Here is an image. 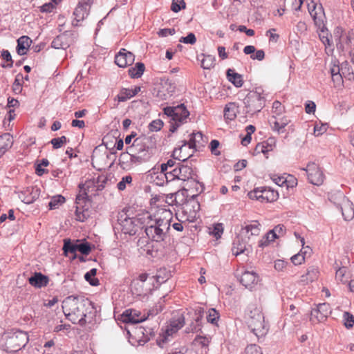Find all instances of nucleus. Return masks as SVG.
Wrapping results in <instances>:
<instances>
[{"mask_svg": "<svg viewBox=\"0 0 354 354\" xmlns=\"http://www.w3.org/2000/svg\"><path fill=\"white\" fill-rule=\"evenodd\" d=\"M62 308L68 320L81 326L93 322L97 313L93 303L84 297H66L62 302Z\"/></svg>", "mask_w": 354, "mask_h": 354, "instance_id": "nucleus-1", "label": "nucleus"}, {"mask_svg": "<svg viewBox=\"0 0 354 354\" xmlns=\"http://www.w3.org/2000/svg\"><path fill=\"white\" fill-rule=\"evenodd\" d=\"M172 212L166 209H159L155 214L154 218L145 232L149 239L153 241H163L167 237L170 230Z\"/></svg>", "mask_w": 354, "mask_h": 354, "instance_id": "nucleus-2", "label": "nucleus"}, {"mask_svg": "<svg viewBox=\"0 0 354 354\" xmlns=\"http://www.w3.org/2000/svg\"><path fill=\"white\" fill-rule=\"evenodd\" d=\"M97 180L96 178H92L86 180L84 183H80L78 186L80 192L76 196L75 219L84 222L89 217V202L88 194L95 196Z\"/></svg>", "mask_w": 354, "mask_h": 354, "instance_id": "nucleus-3", "label": "nucleus"}, {"mask_svg": "<svg viewBox=\"0 0 354 354\" xmlns=\"http://www.w3.org/2000/svg\"><path fill=\"white\" fill-rule=\"evenodd\" d=\"M247 324L252 332L257 337L263 336L268 329L264 323V316L260 309L254 306L248 308Z\"/></svg>", "mask_w": 354, "mask_h": 354, "instance_id": "nucleus-4", "label": "nucleus"}, {"mask_svg": "<svg viewBox=\"0 0 354 354\" xmlns=\"http://www.w3.org/2000/svg\"><path fill=\"white\" fill-rule=\"evenodd\" d=\"M164 113L174 121L171 122L169 127L171 132H174L179 127V126L186 121V119L189 115V112L187 111L184 104H180L176 106H167L163 109Z\"/></svg>", "mask_w": 354, "mask_h": 354, "instance_id": "nucleus-5", "label": "nucleus"}, {"mask_svg": "<svg viewBox=\"0 0 354 354\" xmlns=\"http://www.w3.org/2000/svg\"><path fill=\"white\" fill-rule=\"evenodd\" d=\"M127 149L131 152H137L138 155L148 156L149 160L156 151V140L152 137L138 138Z\"/></svg>", "mask_w": 354, "mask_h": 354, "instance_id": "nucleus-6", "label": "nucleus"}, {"mask_svg": "<svg viewBox=\"0 0 354 354\" xmlns=\"http://www.w3.org/2000/svg\"><path fill=\"white\" fill-rule=\"evenodd\" d=\"M266 100L259 93L250 92L244 98V111L246 116H252L260 112L265 106Z\"/></svg>", "mask_w": 354, "mask_h": 354, "instance_id": "nucleus-7", "label": "nucleus"}, {"mask_svg": "<svg viewBox=\"0 0 354 354\" xmlns=\"http://www.w3.org/2000/svg\"><path fill=\"white\" fill-rule=\"evenodd\" d=\"M28 340L27 333L21 330L12 331L6 338V350L10 353L19 351L27 344Z\"/></svg>", "mask_w": 354, "mask_h": 354, "instance_id": "nucleus-8", "label": "nucleus"}, {"mask_svg": "<svg viewBox=\"0 0 354 354\" xmlns=\"http://www.w3.org/2000/svg\"><path fill=\"white\" fill-rule=\"evenodd\" d=\"M342 32V30L337 28L335 32V37H337L336 47L337 50L344 52L354 44V30H351L345 34Z\"/></svg>", "mask_w": 354, "mask_h": 354, "instance_id": "nucleus-9", "label": "nucleus"}, {"mask_svg": "<svg viewBox=\"0 0 354 354\" xmlns=\"http://www.w3.org/2000/svg\"><path fill=\"white\" fill-rule=\"evenodd\" d=\"M197 196L198 195H193L192 196V198L186 203L183 212V216H186L185 220L189 223L195 222L199 216L198 212L201 205L199 202L196 201Z\"/></svg>", "mask_w": 354, "mask_h": 354, "instance_id": "nucleus-10", "label": "nucleus"}, {"mask_svg": "<svg viewBox=\"0 0 354 354\" xmlns=\"http://www.w3.org/2000/svg\"><path fill=\"white\" fill-rule=\"evenodd\" d=\"M303 170L306 171L308 179L310 183L317 186L323 184L325 176L317 164L310 162L308 164L306 168L303 169Z\"/></svg>", "mask_w": 354, "mask_h": 354, "instance_id": "nucleus-11", "label": "nucleus"}, {"mask_svg": "<svg viewBox=\"0 0 354 354\" xmlns=\"http://www.w3.org/2000/svg\"><path fill=\"white\" fill-rule=\"evenodd\" d=\"M312 6L308 5V11L313 17L315 26L321 30L322 33L325 32L324 24L325 14L322 4L317 5L312 1Z\"/></svg>", "mask_w": 354, "mask_h": 354, "instance_id": "nucleus-12", "label": "nucleus"}, {"mask_svg": "<svg viewBox=\"0 0 354 354\" xmlns=\"http://www.w3.org/2000/svg\"><path fill=\"white\" fill-rule=\"evenodd\" d=\"M204 308L201 306H196L189 312L192 321L189 326L186 328L187 333H196L201 330V321L204 315Z\"/></svg>", "mask_w": 354, "mask_h": 354, "instance_id": "nucleus-13", "label": "nucleus"}, {"mask_svg": "<svg viewBox=\"0 0 354 354\" xmlns=\"http://www.w3.org/2000/svg\"><path fill=\"white\" fill-rule=\"evenodd\" d=\"M331 313L330 305L326 303L318 304L311 310L310 320L313 324L324 322Z\"/></svg>", "mask_w": 354, "mask_h": 354, "instance_id": "nucleus-14", "label": "nucleus"}, {"mask_svg": "<svg viewBox=\"0 0 354 354\" xmlns=\"http://www.w3.org/2000/svg\"><path fill=\"white\" fill-rule=\"evenodd\" d=\"M240 283L246 288L252 290L259 281V275L254 271L245 270L241 275L236 274Z\"/></svg>", "mask_w": 354, "mask_h": 354, "instance_id": "nucleus-15", "label": "nucleus"}, {"mask_svg": "<svg viewBox=\"0 0 354 354\" xmlns=\"http://www.w3.org/2000/svg\"><path fill=\"white\" fill-rule=\"evenodd\" d=\"M178 175V180H188L189 179H193L195 174V168L192 167L190 162H188L187 160L186 162H181V164H179L177 168H176V171Z\"/></svg>", "mask_w": 354, "mask_h": 354, "instance_id": "nucleus-16", "label": "nucleus"}, {"mask_svg": "<svg viewBox=\"0 0 354 354\" xmlns=\"http://www.w3.org/2000/svg\"><path fill=\"white\" fill-rule=\"evenodd\" d=\"M121 225V230L124 234L134 235L136 234L138 227L134 217H129L125 214H121L118 218Z\"/></svg>", "mask_w": 354, "mask_h": 354, "instance_id": "nucleus-17", "label": "nucleus"}, {"mask_svg": "<svg viewBox=\"0 0 354 354\" xmlns=\"http://www.w3.org/2000/svg\"><path fill=\"white\" fill-rule=\"evenodd\" d=\"M260 227L261 225L258 221H253L252 223L242 227L239 234L250 243L252 236H257L259 234Z\"/></svg>", "mask_w": 354, "mask_h": 354, "instance_id": "nucleus-18", "label": "nucleus"}, {"mask_svg": "<svg viewBox=\"0 0 354 354\" xmlns=\"http://www.w3.org/2000/svg\"><path fill=\"white\" fill-rule=\"evenodd\" d=\"M91 3V0H86V1L78 3L73 12L75 17L73 21V26H77L79 22L83 21L88 16V9Z\"/></svg>", "mask_w": 354, "mask_h": 354, "instance_id": "nucleus-19", "label": "nucleus"}, {"mask_svg": "<svg viewBox=\"0 0 354 354\" xmlns=\"http://www.w3.org/2000/svg\"><path fill=\"white\" fill-rule=\"evenodd\" d=\"M73 41L72 35L65 32L57 36L51 42V47L55 49H66Z\"/></svg>", "mask_w": 354, "mask_h": 354, "instance_id": "nucleus-20", "label": "nucleus"}, {"mask_svg": "<svg viewBox=\"0 0 354 354\" xmlns=\"http://www.w3.org/2000/svg\"><path fill=\"white\" fill-rule=\"evenodd\" d=\"M135 59L134 55L126 50L122 49L115 57V63L120 68H124L128 65H131Z\"/></svg>", "mask_w": 354, "mask_h": 354, "instance_id": "nucleus-21", "label": "nucleus"}, {"mask_svg": "<svg viewBox=\"0 0 354 354\" xmlns=\"http://www.w3.org/2000/svg\"><path fill=\"white\" fill-rule=\"evenodd\" d=\"M39 195L40 189L37 186H32L21 192L19 198L24 203L30 204L35 201Z\"/></svg>", "mask_w": 354, "mask_h": 354, "instance_id": "nucleus-22", "label": "nucleus"}, {"mask_svg": "<svg viewBox=\"0 0 354 354\" xmlns=\"http://www.w3.org/2000/svg\"><path fill=\"white\" fill-rule=\"evenodd\" d=\"M250 248L251 244L248 243L247 240L243 239V237H241V236L238 234L233 241L232 252L234 255L238 256L239 254L249 250Z\"/></svg>", "mask_w": 354, "mask_h": 354, "instance_id": "nucleus-23", "label": "nucleus"}, {"mask_svg": "<svg viewBox=\"0 0 354 354\" xmlns=\"http://www.w3.org/2000/svg\"><path fill=\"white\" fill-rule=\"evenodd\" d=\"M207 142V138L203 136L201 132H193L190 135L189 141H187V145L189 149H195L196 150L204 147Z\"/></svg>", "mask_w": 354, "mask_h": 354, "instance_id": "nucleus-24", "label": "nucleus"}, {"mask_svg": "<svg viewBox=\"0 0 354 354\" xmlns=\"http://www.w3.org/2000/svg\"><path fill=\"white\" fill-rule=\"evenodd\" d=\"M122 321L124 322L139 323L145 320V317L140 313L133 309H127L122 314Z\"/></svg>", "mask_w": 354, "mask_h": 354, "instance_id": "nucleus-25", "label": "nucleus"}, {"mask_svg": "<svg viewBox=\"0 0 354 354\" xmlns=\"http://www.w3.org/2000/svg\"><path fill=\"white\" fill-rule=\"evenodd\" d=\"M29 283L35 288L46 287L48 282V277L41 272H35L32 276L28 279Z\"/></svg>", "mask_w": 354, "mask_h": 354, "instance_id": "nucleus-26", "label": "nucleus"}, {"mask_svg": "<svg viewBox=\"0 0 354 354\" xmlns=\"http://www.w3.org/2000/svg\"><path fill=\"white\" fill-rule=\"evenodd\" d=\"M121 158L127 160L132 164L138 165L149 160V156L138 155L137 152H131L129 150L126 153L121 154Z\"/></svg>", "mask_w": 354, "mask_h": 354, "instance_id": "nucleus-27", "label": "nucleus"}, {"mask_svg": "<svg viewBox=\"0 0 354 354\" xmlns=\"http://www.w3.org/2000/svg\"><path fill=\"white\" fill-rule=\"evenodd\" d=\"M134 218L138 228L145 229L151 224V222L153 221L154 215L152 216L147 212L138 214Z\"/></svg>", "mask_w": 354, "mask_h": 354, "instance_id": "nucleus-28", "label": "nucleus"}, {"mask_svg": "<svg viewBox=\"0 0 354 354\" xmlns=\"http://www.w3.org/2000/svg\"><path fill=\"white\" fill-rule=\"evenodd\" d=\"M13 138L8 133H6L0 136V156H2L13 145Z\"/></svg>", "mask_w": 354, "mask_h": 354, "instance_id": "nucleus-29", "label": "nucleus"}, {"mask_svg": "<svg viewBox=\"0 0 354 354\" xmlns=\"http://www.w3.org/2000/svg\"><path fill=\"white\" fill-rule=\"evenodd\" d=\"M32 40L28 36H21L17 39V53L19 55H24L30 46Z\"/></svg>", "mask_w": 354, "mask_h": 354, "instance_id": "nucleus-30", "label": "nucleus"}, {"mask_svg": "<svg viewBox=\"0 0 354 354\" xmlns=\"http://www.w3.org/2000/svg\"><path fill=\"white\" fill-rule=\"evenodd\" d=\"M185 324V317L182 314L174 316L170 321L169 328L167 332L176 333Z\"/></svg>", "mask_w": 354, "mask_h": 354, "instance_id": "nucleus-31", "label": "nucleus"}, {"mask_svg": "<svg viewBox=\"0 0 354 354\" xmlns=\"http://www.w3.org/2000/svg\"><path fill=\"white\" fill-rule=\"evenodd\" d=\"M239 110V105L236 102L227 103L223 111L225 120H233L236 118Z\"/></svg>", "mask_w": 354, "mask_h": 354, "instance_id": "nucleus-32", "label": "nucleus"}, {"mask_svg": "<svg viewBox=\"0 0 354 354\" xmlns=\"http://www.w3.org/2000/svg\"><path fill=\"white\" fill-rule=\"evenodd\" d=\"M226 75L228 81L233 84L234 86L240 88L243 86V80L241 75L231 68L227 69Z\"/></svg>", "mask_w": 354, "mask_h": 354, "instance_id": "nucleus-33", "label": "nucleus"}, {"mask_svg": "<svg viewBox=\"0 0 354 354\" xmlns=\"http://www.w3.org/2000/svg\"><path fill=\"white\" fill-rule=\"evenodd\" d=\"M170 276V272L168 271L165 268H161L158 269L156 275L153 276V277H154V282L156 283V286L158 287V285L167 281Z\"/></svg>", "mask_w": 354, "mask_h": 354, "instance_id": "nucleus-34", "label": "nucleus"}, {"mask_svg": "<svg viewBox=\"0 0 354 354\" xmlns=\"http://www.w3.org/2000/svg\"><path fill=\"white\" fill-rule=\"evenodd\" d=\"M275 140L274 138H270L266 142L258 143L255 147V151L257 153H262L266 154V153L272 151L274 146Z\"/></svg>", "mask_w": 354, "mask_h": 354, "instance_id": "nucleus-35", "label": "nucleus"}, {"mask_svg": "<svg viewBox=\"0 0 354 354\" xmlns=\"http://www.w3.org/2000/svg\"><path fill=\"white\" fill-rule=\"evenodd\" d=\"M290 120L287 117H283L279 120H275L272 123V129L279 134L284 132L285 127L290 123Z\"/></svg>", "mask_w": 354, "mask_h": 354, "instance_id": "nucleus-36", "label": "nucleus"}, {"mask_svg": "<svg viewBox=\"0 0 354 354\" xmlns=\"http://www.w3.org/2000/svg\"><path fill=\"white\" fill-rule=\"evenodd\" d=\"M352 204L348 200H344L343 201V206L341 207L342 216L344 219L349 221L354 216V209L351 207Z\"/></svg>", "mask_w": 354, "mask_h": 354, "instance_id": "nucleus-37", "label": "nucleus"}, {"mask_svg": "<svg viewBox=\"0 0 354 354\" xmlns=\"http://www.w3.org/2000/svg\"><path fill=\"white\" fill-rule=\"evenodd\" d=\"M153 288L152 286L147 283H140V285H136V282H133V292L138 295H147L150 293Z\"/></svg>", "mask_w": 354, "mask_h": 354, "instance_id": "nucleus-38", "label": "nucleus"}, {"mask_svg": "<svg viewBox=\"0 0 354 354\" xmlns=\"http://www.w3.org/2000/svg\"><path fill=\"white\" fill-rule=\"evenodd\" d=\"M145 69V64L142 62H137L134 67H131L129 69L128 73L132 78L140 77Z\"/></svg>", "mask_w": 354, "mask_h": 354, "instance_id": "nucleus-39", "label": "nucleus"}, {"mask_svg": "<svg viewBox=\"0 0 354 354\" xmlns=\"http://www.w3.org/2000/svg\"><path fill=\"white\" fill-rule=\"evenodd\" d=\"M77 242L72 243L70 239H65L63 246L64 255L67 256L68 252L73 254V259L76 258V251H77Z\"/></svg>", "mask_w": 354, "mask_h": 354, "instance_id": "nucleus-40", "label": "nucleus"}, {"mask_svg": "<svg viewBox=\"0 0 354 354\" xmlns=\"http://www.w3.org/2000/svg\"><path fill=\"white\" fill-rule=\"evenodd\" d=\"M264 202L271 203L277 200L279 194L277 192L270 187H263Z\"/></svg>", "mask_w": 354, "mask_h": 354, "instance_id": "nucleus-41", "label": "nucleus"}, {"mask_svg": "<svg viewBox=\"0 0 354 354\" xmlns=\"http://www.w3.org/2000/svg\"><path fill=\"white\" fill-rule=\"evenodd\" d=\"M176 86L174 84L171 83V82H165V84L162 86V91H159V93L164 92L165 91H167V93H163L162 95H160L161 97L163 100H167L169 97H171L173 93L175 92Z\"/></svg>", "mask_w": 354, "mask_h": 354, "instance_id": "nucleus-42", "label": "nucleus"}, {"mask_svg": "<svg viewBox=\"0 0 354 354\" xmlns=\"http://www.w3.org/2000/svg\"><path fill=\"white\" fill-rule=\"evenodd\" d=\"M136 282V285H140V283H147L153 286V288H157L154 283V277L153 276L149 277L147 273H142L138 276V279L134 281Z\"/></svg>", "mask_w": 354, "mask_h": 354, "instance_id": "nucleus-43", "label": "nucleus"}, {"mask_svg": "<svg viewBox=\"0 0 354 354\" xmlns=\"http://www.w3.org/2000/svg\"><path fill=\"white\" fill-rule=\"evenodd\" d=\"M263 187L255 188L253 191L250 192L248 194V197L252 200H257L261 202H264L263 197Z\"/></svg>", "mask_w": 354, "mask_h": 354, "instance_id": "nucleus-44", "label": "nucleus"}, {"mask_svg": "<svg viewBox=\"0 0 354 354\" xmlns=\"http://www.w3.org/2000/svg\"><path fill=\"white\" fill-rule=\"evenodd\" d=\"M336 279L343 283H345L348 281V268L347 267L343 266L339 268L336 271L335 275Z\"/></svg>", "mask_w": 354, "mask_h": 354, "instance_id": "nucleus-45", "label": "nucleus"}, {"mask_svg": "<svg viewBox=\"0 0 354 354\" xmlns=\"http://www.w3.org/2000/svg\"><path fill=\"white\" fill-rule=\"evenodd\" d=\"M77 251H79L81 254L84 255H88L90 254L92 250V246L91 243H88L85 240L84 241H80V240H77Z\"/></svg>", "mask_w": 354, "mask_h": 354, "instance_id": "nucleus-46", "label": "nucleus"}, {"mask_svg": "<svg viewBox=\"0 0 354 354\" xmlns=\"http://www.w3.org/2000/svg\"><path fill=\"white\" fill-rule=\"evenodd\" d=\"M97 270L95 268H92L90 271L87 272L84 274V279L86 281H88L91 286H96L99 285L98 279L95 278Z\"/></svg>", "mask_w": 354, "mask_h": 354, "instance_id": "nucleus-47", "label": "nucleus"}, {"mask_svg": "<svg viewBox=\"0 0 354 354\" xmlns=\"http://www.w3.org/2000/svg\"><path fill=\"white\" fill-rule=\"evenodd\" d=\"M64 202L65 198L64 196H62V195H57L51 198L50 201L48 203V206L50 209H55Z\"/></svg>", "mask_w": 354, "mask_h": 354, "instance_id": "nucleus-48", "label": "nucleus"}, {"mask_svg": "<svg viewBox=\"0 0 354 354\" xmlns=\"http://www.w3.org/2000/svg\"><path fill=\"white\" fill-rule=\"evenodd\" d=\"M219 313L214 308H211L208 310L207 315V321L214 325H218L219 319Z\"/></svg>", "mask_w": 354, "mask_h": 354, "instance_id": "nucleus-49", "label": "nucleus"}, {"mask_svg": "<svg viewBox=\"0 0 354 354\" xmlns=\"http://www.w3.org/2000/svg\"><path fill=\"white\" fill-rule=\"evenodd\" d=\"M215 65V57L212 55H206L201 61V67L204 69H210Z\"/></svg>", "mask_w": 354, "mask_h": 354, "instance_id": "nucleus-50", "label": "nucleus"}, {"mask_svg": "<svg viewBox=\"0 0 354 354\" xmlns=\"http://www.w3.org/2000/svg\"><path fill=\"white\" fill-rule=\"evenodd\" d=\"M341 70L342 74L348 80L354 78V71L347 62L342 64Z\"/></svg>", "mask_w": 354, "mask_h": 354, "instance_id": "nucleus-51", "label": "nucleus"}, {"mask_svg": "<svg viewBox=\"0 0 354 354\" xmlns=\"http://www.w3.org/2000/svg\"><path fill=\"white\" fill-rule=\"evenodd\" d=\"M286 227L283 225H277L274 227V229L271 230V233H272L271 240H275L279 237L283 236L285 234Z\"/></svg>", "mask_w": 354, "mask_h": 354, "instance_id": "nucleus-52", "label": "nucleus"}, {"mask_svg": "<svg viewBox=\"0 0 354 354\" xmlns=\"http://www.w3.org/2000/svg\"><path fill=\"white\" fill-rule=\"evenodd\" d=\"M24 79L22 74L19 73L16 75L15 80L12 84V90L13 91L18 94L20 93L22 91V84L21 82Z\"/></svg>", "mask_w": 354, "mask_h": 354, "instance_id": "nucleus-53", "label": "nucleus"}, {"mask_svg": "<svg viewBox=\"0 0 354 354\" xmlns=\"http://www.w3.org/2000/svg\"><path fill=\"white\" fill-rule=\"evenodd\" d=\"M317 270L315 268H310L309 270H308V272L306 275L302 276V281H313L317 277Z\"/></svg>", "mask_w": 354, "mask_h": 354, "instance_id": "nucleus-54", "label": "nucleus"}, {"mask_svg": "<svg viewBox=\"0 0 354 354\" xmlns=\"http://www.w3.org/2000/svg\"><path fill=\"white\" fill-rule=\"evenodd\" d=\"M127 185H132V177L130 175L123 176L117 184V187L120 191H123L127 188Z\"/></svg>", "mask_w": 354, "mask_h": 354, "instance_id": "nucleus-55", "label": "nucleus"}, {"mask_svg": "<svg viewBox=\"0 0 354 354\" xmlns=\"http://www.w3.org/2000/svg\"><path fill=\"white\" fill-rule=\"evenodd\" d=\"M343 322L346 328H351L354 324V316L348 312L343 314Z\"/></svg>", "mask_w": 354, "mask_h": 354, "instance_id": "nucleus-56", "label": "nucleus"}, {"mask_svg": "<svg viewBox=\"0 0 354 354\" xmlns=\"http://www.w3.org/2000/svg\"><path fill=\"white\" fill-rule=\"evenodd\" d=\"M117 97L119 102H125L133 96L129 88H122Z\"/></svg>", "mask_w": 354, "mask_h": 354, "instance_id": "nucleus-57", "label": "nucleus"}, {"mask_svg": "<svg viewBox=\"0 0 354 354\" xmlns=\"http://www.w3.org/2000/svg\"><path fill=\"white\" fill-rule=\"evenodd\" d=\"M68 140L64 136L59 138H53L50 140V143L53 145V147L55 149L60 148L64 144H66Z\"/></svg>", "mask_w": 354, "mask_h": 354, "instance_id": "nucleus-58", "label": "nucleus"}, {"mask_svg": "<svg viewBox=\"0 0 354 354\" xmlns=\"http://www.w3.org/2000/svg\"><path fill=\"white\" fill-rule=\"evenodd\" d=\"M186 7L184 0H173L171 6V10L174 12H179L181 9Z\"/></svg>", "mask_w": 354, "mask_h": 354, "instance_id": "nucleus-59", "label": "nucleus"}, {"mask_svg": "<svg viewBox=\"0 0 354 354\" xmlns=\"http://www.w3.org/2000/svg\"><path fill=\"white\" fill-rule=\"evenodd\" d=\"M185 146H187V141L184 140L183 144L182 145V146L180 147V149H175L173 151L172 158L180 161V162H186V160L187 159V158H185V156H180V154L179 155L178 154V153H180L183 148Z\"/></svg>", "mask_w": 354, "mask_h": 354, "instance_id": "nucleus-60", "label": "nucleus"}, {"mask_svg": "<svg viewBox=\"0 0 354 354\" xmlns=\"http://www.w3.org/2000/svg\"><path fill=\"white\" fill-rule=\"evenodd\" d=\"M181 43L193 45L196 42V37L192 32H189L186 37H182L179 39Z\"/></svg>", "mask_w": 354, "mask_h": 354, "instance_id": "nucleus-61", "label": "nucleus"}, {"mask_svg": "<svg viewBox=\"0 0 354 354\" xmlns=\"http://www.w3.org/2000/svg\"><path fill=\"white\" fill-rule=\"evenodd\" d=\"M163 126V122L161 120H154L149 124V129L151 131H158L161 129Z\"/></svg>", "mask_w": 354, "mask_h": 354, "instance_id": "nucleus-62", "label": "nucleus"}, {"mask_svg": "<svg viewBox=\"0 0 354 354\" xmlns=\"http://www.w3.org/2000/svg\"><path fill=\"white\" fill-rule=\"evenodd\" d=\"M245 354H263L261 348L257 344H250L245 348Z\"/></svg>", "mask_w": 354, "mask_h": 354, "instance_id": "nucleus-63", "label": "nucleus"}, {"mask_svg": "<svg viewBox=\"0 0 354 354\" xmlns=\"http://www.w3.org/2000/svg\"><path fill=\"white\" fill-rule=\"evenodd\" d=\"M328 129L327 124H316L314 127V134L315 136L322 135Z\"/></svg>", "mask_w": 354, "mask_h": 354, "instance_id": "nucleus-64", "label": "nucleus"}]
</instances>
